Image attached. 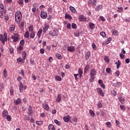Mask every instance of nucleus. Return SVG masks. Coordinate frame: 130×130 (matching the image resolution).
Wrapping results in <instances>:
<instances>
[{
    "label": "nucleus",
    "mask_w": 130,
    "mask_h": 130,
    "mask_svg": "<svg viewBox=\"0 0 130 130\" xmlns=\"http://www.w3.org/2000/svg\"><path fill=\"white\" fill-rule=\"evenodd\" d=\"M22 21V12L17 11L15 13V22L17 24H20Z\"/></svg>",
    "instance_id": "obj_1"
},
{
    "label": "nucleus",
    "mask_w": 130,
    "mask_h": 130,
    "mask_svg": "<svg viewBox=\"0 0 130 130\" xmlns=\"http://www.w3.org/2000/svg\"><path fill=\"white\" fill-rule=\"evenodd\" d=\"M4 14L6 13L5 11V9H4V4H0V18L1 19H4Z\"/></svg>",
    "instance_id": "obj_2"
},
{
    "label": "nucleus",
    "mask_w": 130,
    "mask_h": 130,
    "mask_svg": "<svg viewBox=\"0 0 130 130\" xmlns=\"http://www.w3.org/2000/svg\"><path fill=\"white\" fill-rule=\"evenodd\" d=\"M19 88L20 92L21 93H22V92H23V91H24V90H26L27 89V86L26 85L24 86V84H23L22 82H19Z\"/></svg>",
    "instance_id": "obj_3"
},
{
    "label": "nucleus",
    "mask_w": 130,
    "mask_h": 130,
    "mask_svg": "<svg viewBox=\"0 0 130 130\" xmlns=\"http://www.w3.org/2000/svg\"><path fill=\"white\" fill-rule=\"evenodd\" d=\"M14 35V36H12L11 37V39L13 40V42H17V41L19 40L20 35H19V34L17 33H15Z\"/></svg>",
    "instance_id": "obj_4"
},
{
    "label": "nucleus",
    "mask_w": 130,
    "mask_h": 130,
    "mask_svg": "<svg viewBox=\"0 0 130 130\" xmlns=\"http://www.w3.org/2000/svg\"><path fill=\"white\" fill-rule=\"evenodd\" d=\"M96 91L98 92V93L101 95V96H102V97H104V92H103V91H102V89L99 87L96 88Z\"/></svg>",
    "instance_id": "obj_5"
},
{
    "label": "nucleus",
    "mask_w": 130,
    "mask_h": 130,
    "mask_svg": "<svg viewBox=\"0 0 130 130\" xmlns=\"http://www.w3.org/2000/svg\"><path fill=\"white\" fill-rule=\"evenodd\" d=\"M41 17L42 19H46V18H47V13L44 11H41Z\"/></svg>",
    "instance_id": "obj_6"
},
{
    "label": "nucleus",
    "mask_w": 130,
    "mask_h": 130,
    "mask_svg": "<svg viewBox=\"0 0 130 130\" xmlns=\"http://www.w3.org/2000/svg\"><path fill=\"white\" fill-rule=\"evenodd\" d=\"M42 107L44 108V109H45V110H46L47 111L49 110V106L46 103H43L42 104Z\"/></svg>",
    "instance_id": "obj_7"
},
{
    "label": "nucleus",
    "mask_w": 130,
    "mask_h": 130,
    "mask_svg": "<svg viewBox=\"0 0 130 130\" xmlns=\"http://www.w3.org/2000/svg\"><path fill=\"white\" fill-rule=\"evenodd\" d=\"M48 28H49V25H48V24H45L44 27L43 28V33H46V31L48 30Z\"/></svg>",
    "instance_id": "obj_8"
},
{
    "label": "nucleus",
    "mask_w": 130,
    "mask_h": 130,
    "mask_svg": "<svg viewBox=\"0 0 130 130\" xmlns=\"http://www.w3.org/2000/svg\"><path fill=\"white\" fill-rule=\"evenodd\" d=\"M67 49L70 52H74L75 50V47L73 46L68 47Z\"/></svg>",
    "instance_id": "obj_9"
},
{
    "label": "nucleus",
    "mask_w": 130,
    "mask_h": 130,
    "mask_svg": "<svg viewBox=\"0 0 130 130\" xmlns=\"http://www.w3.org/2000/svg\"><path fill=\"white\" fill-rule=\"evenodd\" d=\"M90 70V65L87 64L85 67L84 68V74L86 75L87 74V72Z\"/></svg>",
    "instance_id": "obj_10"
},
{
    "label": "nucleus",
    "mask_w": 130,
    "mask_h": 130,
    "mask_svg": "<svg viewBox=\"0 0 130 130\" xmlns=\"http://www.w3.org/2000/svg\"><path fill=\"white\" fill-rule=\"evenodd\" d=\"M96 72L97 71H96V70H95L94 69H92L90 71V76L92 77H95V76H96Z\"/></svg>",
    "instance_id": "obj_11"
},
{
    "label": "nucleus",
    "mask_w": 130,
    "mask_h": 130,
    "mask_svg": "<svg viewBox=\"0 0 130 130\" xmlns=\"http://www.w3.org/2000/svg\"><path fill=\"white\" fill-rule=\"evenodd\" d=\"M77 75H78L79 78H82L83 76V69L82 68L78 69V74Z\"/></svg>",
    "instance_id": "obj_12"
},
{
    "label": "nucleus",
    "mask_w": 130,
    "mask_h": 130,
    "mask_svg": "<svg viewBox=\"0 0 130 130\" xmlns=\"http://www.w3.org/2000/svg\"><path fill=\"white\" fill-rule=\"evenodd\" d=\"M22 103V100H21V99L18 98L17 99L16 101H14V104L15 105H20L21 103Z\"/></svg>",
    "instance_id": "obj_13"
},
{
    "label": "nucleus",
    "mask_w": 130,
    "mask_h": 130,
    "mask_svg": "<svg viewBox=\"0 0 130 130\" xmlns=\"http://www.w3.org/2000/svg\"><path fill=\"white\" fill-rule=\"evenodd\" d=\"M49 35H51L52 36H57L58 34L55 31V30L51 31L49 33Z\"/></svg>",
    "instance_id": "obj_14"
},
{
    "label": "nucleus",
    "mask_w": 130,
    "mask_h": 130,
    "mask_svg": "<svg viewBox=\"0 0 130 130\" xmlns=\"http://www.w3.org/2000/svg\"><path fill=\"white\" fill-rule=\"evenodd\" d=\"M63 119L65 122H69L70 119H71V117L70 115H68L67 116H65L63 118Z\"/></svg>",
    "instance_id": "obj_15"
},
{
    "label": "nucleus",
    "mask_w": 130,
    "mask_h": 130,
    "mask_svg": "<svg viewBox=\"0 0 130 130\" xmlns=\"http://www.w3.org/2000/svg\"><path fill=\"white\" fill-rule=\"evenodd\" d=\"M102 9H103V5H100L96 6V7L95 8V11L96 12H98L99 11H101V10H102Z\"/></svg>",
    "instance_id": "obj_16"
},
{
    "label": "nucleus",
    "mask_w": 130,
    "mask_h": 130,
    "mask_svg": "<svg viewBox=\"0 0 130 130\" xmlns=\"http://www.w3.org/2000/svg\"><path fill=\"white\" fill-rule=\"evenodd\" d=\"M78 19H79V20L81 22H84V21L86 20V17H85V16L82 15L79 17Z\"/></svg>",
    "instance_id": "obj_17"
},
{
    "label": "nucleus",
    "mask_w": 130,
    "mask_h": 130,
    "mask_svg": "<svg viewBox=\"0 0 130 130\" xmlns=\"http://www.w3.org/2000/svg\"><path fill=\"white\" fill-rule=\"evenodd\" d=\"M118 100L120 102V103H121V104H124V101H125V100L122 96H119L118 98Z\"/></svg>",
    "instance_id": "obj_18"
},
{
    "label": "nucleus",
    "mask_w": 130,
    "mask_h": 130,
    "mask_svg": "<svg viewBox=\"0 0 130 130\" xmlns=\"http://www.w3.org/2000/svg\"><path fill=\"white\" fill-rule=\"evenodd\" d=\"M89 28L90 29V30H93V29H95V24H94L92 22H89Z\"/></svg>",
    "instance_id": "obj_19"
},
{
    "label": "nucleus",
    "mask_w": 130,
    "mask_h": 130,
    "mask_svg": "<svg viewBox=\"0 0 130 130\" xmlns=\"http://www.w3.org/2000/svg\"><path fill=\"white\" fill-rule=\"evenodd\" d=\"M56 101L58 103H59L61 101V95L60 94H58Z\"/></svg>",
    "instance_id": "obj_20"
},
{
    "label": "nucleus",
    "mask_w": 130,
    "mask_h": 130,
    "mask_svg": "<svg viewBox=\"0 0 130 130\" xmlns=\"http://www.w3.org/2000/svg\"><path fill=\"white\" fill-rule=\"evenodd\" d=\"M8 114H9L8 111L4 110L2 113L3 117H6V116H8Z\"/></svg>",
    "instance_id": "obj_21"
},
{
    "label": "nucleus",
    "mask_w": 130,
    "mask_h": 130,
    "mask_svg": "<svg viewBox=\"0 0 130 130\" xmlns=\"http://www.w3.org/2000/svg\"><path fill=\"white\" fill-rule=\"evenodd\" d=\"M91 55V52L90 51H87L85 53V58L86 59H88L89 57Z\"/></svg>",
    "instance_id": "obj_22"
},
{
    "label": "nucleus",
    "mask_w": 130,
    "mask_h": 130,
    "mask_svg": "<svg viewBox=\"0 0 130 130\" xmlns=\"http://www.w3.org/2000/svg\"><path fill=\"white\" fill-rule=\"evenodd\" d=\"M115 64L117 66L116 69H119V68H120V66H121V62H120V60H118L117 62H115Z\"/></svg>",
    "instance_id": "obj_23"
},
{
    "label": "nucleus",
    "mask_w": 130,
    "mask_h": 130,
    "mask_svg": "<svg viewBox=\"0 0 130 130\" xmlns=\"http://www.w3.org/2000/svg\"><path fill=\"white\" fill-rule=\"evenodd\" d=\"M65 19H68V20H70V21H71V20L73 19V17H72V16L70 15V14L67 13L65 15Z\"/></svg>",
    "instance_id": "obj_24"
},
{
    "label": "nucleus",
    "mask_w": 130,
    "mask_h": 130,
    "mask_svg": "<svg viewBox=\"0 0 130 130\" xmlns=\"http://www.w3.org/2000/svg\"><path fill=\"white\" fill-rule=\"evenodd\" d=\"M0 40H1V41H2V42L3 43V44H5L6 41H7V40H8V38L4 37V38H1Z\"/></svg>",
    "instance_id": "obj_25"
},
{
    "label": "nucleus",
    "mask_w": 130,
    "mask_h": 130,
    "mask_svg": "<svg viewBox=\"0 0 130 130\" xmlns=\"http://www.w3.org/2000/svg\"><path fill=\"white\" fill-rule=\"evenodd\" d=\"M48 129L49 130H55V128H54V125H53L52 124H50L48 126Z\"/></svg>",
    "instance_id": "obj_26"
},
{
    "label": "nucleus",
    "mask_w": 130,
    "mask_h": 130,
    "mask_svg": "<svg viewBox=\"0 0 130 130\" xmlns=\"http://www.w3.org/2000/svg\"><path fill=\"white\" fill-rule=\"evenodd\" d=\"M41 34H42V28H41L38 31L37 35H38V38H40V37H41Z\"/></svg>",
    "instance_id": "obj_27"
},
{
    "label": "nucleus",
    "mask_w": 130,
    "mask_h": 130,
    "mask_svg": "<svg viewBox=\"0 0 130 130\" xmlns=\"http://www.w3.org/2000/svg\"><path fill=\"white\" fill-rule=\"evenodd\" d=\"M69 9L73 13H76V9L73 6H70Z\"/></svg>",
    "instance_id": "obj_28"
},
{
    "label": "nucleus",
    "mask_w": 130,
    "mask_h": 130,
    "mask_svg": "<svg viewBox=\"0 0 130 130\" xmlns=\"http://www.w3.org/2000/svg\"><path fill=\"white\" fill-rule=\"evenodd\" d=\"M24 37L25 38H29V37H30V34L29 33L28 31L25 32L24 34Z\"/></svg>",
    "instance_id": "obj_29"
},
{
    "label": "nucleus",
    "mask_w": 130,
    "mask_h": 130,
    "mask_svg": "<svg viewBox=\"0 0 130 130\" xmlns=\"http://www.w3.org/2000/svg\"><path fill=\"white\" fill-rule=\"evenodd\" d=\"M55 56H56V57H57V58L58 59H61L62 58L61 55H60V54H59V53H56L55 54Z\"/></svg>",
    "instance_id": "obj_30"
},
{
    "label": "nucleus",
    "mask_w": 130,
    "mask_h": 130,
    "mask_svg": "<svg viewBox=\"0 0 130 130\" xmlns=\"http://www.w3.org/2000/svg\"><path fill=\"white\" fill-rule=\"evenodd\" d=\"M112 40V38H109L106 41L105 44H109V43H110V42Z\"/></svg>",
    "instance_id": "obj_31"
},
{
    "label": "nucleus",
    "mask_w": 130,
    "mask_h": 130,
    "mask_svg": "<svg viewBox=\"0 0 130 130\" xmlns=\"http://www.w3.org/2000/svg\"><path fill=\"white\" fill-rule=\"evenodd\" d=\"M120 85H121V83H120V82H118L117 83H114V86L117 87H120Z\"/></svg>",
    "instance_id": "obj_32"
},
{
    "label": "nucleus",
    "mask_w": 130,
    "mask_h": 130,
    "mask_svg": "<svg viewBox=\"0 0 130 130\" xmlns=\"http://www.w3.org/2000/svg\"><path fill=\"white\" fill-rule=\"evenodd\" d=\"M89 114L92 117H94L95 116V113H94V111H93L92 110H89Z\"/></svg>",
    "instance_id": "obj_33"
},
{
    "label": "nucleus",
    "mask_w": 130,
    "mask_h": 130,
    "mask_svg": "<svg viewBox=\"0 0 130 130\" xmlns=\"http://www.w3.org/2000/svg\"><path fill=\"white\" fill-rule=\"evenodd\" d=\"M104 59L106 62L108 63L110 61L109 57H108L107 56H105L104 58Z\"/></svg>",
    "instance_id": "obj_34"
},
{
    "label": "nucleus",
    "mask_w": 130,
    "mask_h": 130,
    "mask_svg": "<svg viewBox=\"0 0 130 130\" xmlns=\"http://www.w3.org/2000/svg\"><path fill=\"white\" fill-rule=\"evenodd\" d=\"M22 58H23V59H25L26 58V57L27 56V53L25 51H24L22 52Z\"/></svg>",
    "instance_id": "obj_35"
},
{
    "label": "nucleus",
    "mask_w": 130,
    "mask_h": 130,
    "mask_svg": "<svg viewBox=\"0 0 130 130\" xmlns=\"http://www.w3.org/2000/svg\"><path fill=\"white\" fill-rule=\"evenodd\" d=\"M9 51L10 53L12 54V53H14V48L12 46H10L9 47Z\"/></svg>",
    "instance_id": "obj_36"
},
{
    "label": "nucleus",
    "mask_w": 130,
    "mask_h": 130,
    "mask_svg": "<svg viewBox=\"0 0 130 130\" xmlns=\"http://www.w3.org/2000/svg\"><path fill=\"white\" fill-rule=\"evenodd\" d=\"M120 108L122 111H124L126 109V107L124 105H120Z\"/></svg>",
    "instance_id": "obj_37"
},
{
    "label": "nucleus",
    "mask_w": 130,
    "mask_h": 130,
    "mask_svg": "<svg viewBox=\"0 0 130 130\" xmlns=\"http://www.w3.org/2000/svg\"><path fill=\"white\" fill-rule=\"evenodd\" d=\"M55 80L56 81H58L59 82H60V81H61V78L59 77V76L57 75L55 76Z\"/></svg>",
    "instance_id": "obj_38"
},
{
    "label": "nucleus",
    "mask_w": 130,
    "mask_h": 130,
    "mask_svg": "<svg viewBox=\"0 0 130 130\" xmlns=\"http://www.w3.org/2000/svg\"><path fill=\"white\" fill-rule=\"evenodd\" d=\"M3 75L5 78H7L8 77V74L7 73V69H5L3 71Z\"/></svg>",
    "instance_id": "obj_39"
},
{
    "label": "nucleus",
    "mask_w": 130,
    "mask_h": 130,
    "mask_svg": "<svg viewBox=\"0 0 130 130\" xmlns=\"http://www.w3.org/2000/svg\"><path fill=\"white\" fill-rule=\"evenodd\" d=\"M94 80H95V76H91L89 78V81L91 83H93L94 82Z\"/></svg>",
    "instance_id": "obj_40"
},
{
    "label": "nucleus",
    "mask_w": 130,
    "mask_h": 130,
    "mask_svg": "<svg viewBox=\"0 0 130 130\" xmlns=\"http://www.w3.org/2000/svg\"><path fill=\"white\" fill-rule=\"evenodd\" d=\"M30 38H32V39H33V38H34V37H35V32L32 31L30 33Z\"/></svg>",
    "instance_id": "obj_41"
},
{
    "label": "nucleus",
    "mask_w": 130,
    "mask_h": 130,
    "mask_svg": "<svg viewBox=\"0 0 130 130\" xmlns=\"http://www.w3.org/2000/svg\"><path fill=\"white\" fill-rule=\"evenodd\" d=\"M6 119L8 121H11L12 120V116L10 115H7L6 117Z\"/></svg>",
    "instance_id": "obj_42"
},
{
    "label": "nucleus",
    "mask_w": 130,
    "mask_h": 130,
    "mask_svg": "<svg viewBox=\"0 0 130 130\" xmlns=\"http://www.w3.org/2000/svg\"><path fill=\"white\" fill-rule=\"evenodd\" d=\"M21 45L22 46H24V45H25V40H21L20 42V45Z\"/></svg>",
    "instance_id": "obj_43"
},
{
    "label": "nucleus",
    "mask_w": 130,
    "mask_h": 130,
    "mask_svg": "<svg viewBox=\"0 0 130 130\" xmlns=\"http://www.w3.org/2000/svg\"><path fill=\"white\" fill-rule=\"evenodd\" d=\"M4 89H5V87L4 86V83L0 84V91H2Z\"/></svg>",
    "instance_id": "obj_44"
},
{
    "label": "nucleus",
    "mask_w": 130,
    "mask_h": 130,
    "mask_svg": "<svg viewBox=\"0 0 130 130\" xmlns=\"http://www.w3.org/2000/svg\"><path fill=\"white\" fill-rule=\"evenodd\" d=\"M74 35L76 36V37H79V35H80V32H79L78 30L75 31V32H74Z\"/></svg>",
    "instance_id": "obj_45"
},
{
    "label": "nucleus",
    "mask_w": 130,
    "mask_h": 130,
    "mask_svg": "<svg viewBox=\"0 0 130 130\" xmlns=\"http://www.w3.org/2000/svg\"><path fill=\"white\" fill-rule=\"evenodd\" d=\"M10 29L11 31H14L15 30V25H10Z\"/></svg>",
    "instance_id": "obj_46"
},
{
    "label": "nucleus",
    "mask_w": 130,
    "mask_h": 130,
    "mask_svg": "<svg viewBox=\"0 0 130 130\" xmlns=\"http://www.w3.org/2000/svg\"><path fill=\"white\" fill-rule=\"evenodd\" d=\"M106 72H107V74H110V73H111V68H106Z\"/></svg>",
    "instance_id": "obj_47"
},
{
    "label": "nucleus",
    "mask_w": 130,
    "mask_h": 130,
    "mask_svg": "<svg viewBox=\"0 0 130 130\" xmlns=\"http://www.w3.org/2000/svg\"><path fill=\"white\" fill-rule=\"evenodd\" d=\"M106 125L108 127H111V122L109 121L106 122Z\"/></svg>",
    "instance_id": "obj_48"
},
{
    "label": "nucleus",
    "mask_w": 130,
    "mask_h": 130,
    "mask_svg": "<svg viewBox=\"0 0 130 130\" xmlns=\"http://www.w3.org/2000/svg\"><path fill=\"white\" fill-rule=\"evenodd\" d=\"M100 35L103 37H105L106 36V33L105 31H102L100 32Z\"/></svg>",
    "instance_id": "obj_49"
},
{
    "label": "nucleus",
    "mask_w": 130,
    "mask_h": 130,
    "mask_svg": "<svg viewBox=\"0 0 130 130\" xmlns=\"http://www.w3.org/2000/svg\"><path fill=\"white\" fill-rule=\"evenodd\" d=\"M96 4H97V1L93 0V1L92 2V7L93 8H95V7H96Z\"/></svg>",
    "instance_id": "obj_50"
},
{
    "label": "nucleus",
    "mask_w": 130,
    "mask_h": 130,
    "mask_svg": "<svg viewBox=\"0 0 130 130\" xmlns=\"http://www.w3.org/2000/svg\"><path fill=\"white\" fill-rule=\"evenodd\" d=\"M72 28L73 29H77V25L76 24V23H73L72 24Z\"/></svg>",
    "instance_id": "obj_51"
},
{
    "label": "nucleus",
    "mask_w": 130,
    "mask_h": 130,
    "mask_svg": "<svg viewBox=\"0 0 130 130\" xmlns=\"http://www.w3.org/2000/svg\"><path fill=\"white\" fill-rule=\"evenodd\" d=\"M113 35L117 36L118 35V31L117 30L115 29L113 31Z\"/></svg>",
    "instance_id": "obj_52"
},
{
    "label": "nucleus",
    "mask_w": 130,
    "mask_h": 130,
    "mask_svg": "<svg viewBox=\"0 0 130 130\" xmlns=\"http://www.w3.org/2000/svg\"><path fill=\"white\" fill-rule=\"evenodd\" d=\"M23 46L21 45H19V46L17 47L18 50H23Z\"/></svg>",
    "instance_id": "obj_53"
},
{
    "label": "nucleus",
    "mask_w": 130,
    "mask_h": 130,
    "mask_svg": "<svg viewBox=\"0 0 130 130\" xmlns=\"http://www.w3.org/2000/svg\"><path fill=\"white\" fill-rule=\"evenodd\" d=\"M37 124L38 125H41L43 123V121H38L36 122Z\"/></svg>",
    "instance_id": "obj_54"
},
{
    "label": "nucleus",
    "mask_w": 130,
    "mask_h": 130,
    "mask_svg": "<svg viewBox=\"0 0 130 130\" xmlns=\"http://www.w3.org/2000/svg\"><path fill=\"white\" fill-rule=\"evenodd\" d=\"M102 106H103L102 104H101V103L100 102H99L98 103V108H102Z\"/></svg>",
    "instance_id": "obj_55"
},
{
    "label": "nucleus",
    "mask_w": 130,
    "mask_h": 130,
    "mask_svg": "<svg viewBox=\"0 0 130 130\" xmlns=\"http://www.w3.org/2000/svg\"><path fill=\"white\" fill-rule=\"evenodd\" d=\"M122 11H123V9H122V8L121 7L118 8L117 12H118L119 13H121Z\"/></svg>",
    "instance_id": "obj_56"
},
{
    "label": "nucleus",
    "mask_w": 130,
    "mask_h": 130,
    "mask_svg": "<svg viewBox=\"0 0 130 130\" xmlns=\"http://www.w3.org/2000/svg\"><path fill=\"white\" fill-rule=\"evenodd\" d=\"M111 94H112V95L113 96H116V95H117L116 91H115V90L112 91Z\"/></svg>",
    "instance_id": "obj_57"
},
{
    "label": "nucleus",
    "mask_w": 130,
    "mask_h": 130,
    "mask_svg": "<svg viewBox=\"0 0 130 130\" xmlns=\"http://www.w3.org/2000/svg\"><path fill=\"white\" fill-rule=\"evenodd\" d=\"M40 52L41 54H44V52H45L44 49H42V48L40 49Z\"/></svg>",
    "instance_id": "obj_58"
},
{
    "label": "nucleus",
    "mask_w": 130,
    "mask_h": 130,
    "mask_svg": "<svg viewBox=\"0 0 130 130\" xmlns=\"http://www.w3.org/2000/svg\"><path fill=\"white\" fill-rule=\"evenodd\" d=\"M28 30L30 32L33 31V26H30L28 27Z\"/></svg>",
    "instance_id": "obj_59"
},
{
    "label": "nucleus",
    "mask_w": 130,
    "mask_h": 130,
    "mask_svg": "<svg viewBox=\"0 0 130 130\" xmlns=\"http://www.w3.org/2000/svg\"><path fill=\"white\" fill-rule=\"evenodd\" d=\"M100 19L103 21V22H105L106 20L105 19V18L103 16H100Z\"/></svg>",
    "instance_id": "obj_60"
},
{
    "label": "nucleus",
    "mask_w": 130,
    "mask_h": 130,
    "mask_svg": "<svg viewBox=\"0 0 130 130\" xmlns=\"http://www.w3.org/2000/svg\"><path fill=\"white\" fill-rule=\"evenodd\" d=\"M10 19V17H9V15H6L5 16V20L6 21H9V19Z\"/></svg>",
    "instance_id": "obj_61"
},
{
    "label": "nucleus",
    "mask_w": 130,
    "mask_h": 130,
    "mask_svg": "<svg viewBox=\"0 0 130 130\" xmlns=\"http://www.w3.org/2000/svg\"><path fill=\"white\" fill-rule=\"evenodd\" d=\"M24 70H21V71H20V75H21V76H22V77H24Z\"/></svg>",
    "instance_id": "obj_62"
},
{
    "label": "nucleus",
    "mask_w": 130,
    "mask_h": 130,
    "mask_svg": "<svg viewBox=\"0 0 130 130\" xmlns=\"http://www.w3.org/2000/svg\"><path fill=\"white\" fill-rule=\"evenodd\" d=\"M28 114L29 115H30V116H31V115H33V110L28 111Z\"/></svg>",
    "instance_id": "obj_63"
},
{
    "label": "nucleus",
    "mask_w": 130,
    "mask_h": 130,
    "mask_svg": "<svg viewBox=\"0 0 130 130\" xmlns=\"http://www.w3.org/2000/svg\"><path fill=\"white\" fill-rule=\"evenodd\" d=\"M92 47L94 50H96V44H95V43H92Z\"/></svg>",
    "instance_id": "obj_64"
}]
</instances>
